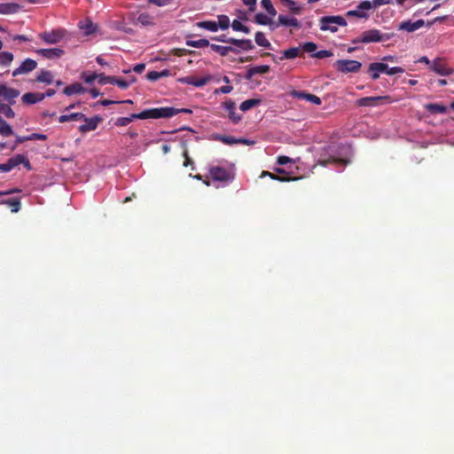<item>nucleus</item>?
I'll list each match as a JSON object with an SVG mask.
<instances>
[{
  "instance_id": "f03ea898",
  "label": "nucleus",
  "mask_w": 454,
  "mask_h": 454,
  "mask_svg": "<svg viewBox=\"0 0 454 454\" xmlns=\"http://www.w3.org/2000/svg\"><path fill=\"white\" fill-rule=\"evenodd\" d=\"M369 73L373 80H377L380 74L386 73L388 75L395 74H403L404 69L401 67H389L387 64L382 62L371 63L368 68Z\"/></svg>"
},
{
  "instance_id": "a18cd8bd",
  "label": "nucleus",
  "mask_w": 454,
  "mask_h": 454,
  "mask_svg": "<svg viewBox=\"0 0 454 454\" xmlns=\"http://www.w3.org/2000/svg\"><path fill=\"white\" fill-rule=\"evenodd\" d=\"M216 23L218 25V29L221 28L223 30L227 29L231 25L230 19L225 14L218 15Z\"/></svg>"
},
{
  "instance_id": "cd10ccee",
  "label": "nucleus",
  "mask_w": 454,
  "mask_h": 454,
  "mask_svg": "<svg viewBox=\"0 0 454 454\" xmlns=\"http://www.w3.org/2000/svg\"><path fill=\"white\" fill-rule=\"evenodd\" d=\"M287 8L288 10L294 13V14H301L303 11V5L301 4H298L293 0H280Z\"/></svg>"
},
{
  "instance_id": "49530a36",
  "label": "nucleus",
  "mask_w": 454,
  "mask_h": 454,
  "mask_svg": "<svg viewBox=\"0 0 454 454\" xmlns=\"http://www.w3.org/2000/svg\"><path fill=\"white\" fill-rule=\"evenodd\" d=\"M231 27L234 31L243 32L245 34H249L250 29L248 27L242 24L239 20H234L231 23Z\"/></svg>"
},
{
  "instance_id": "c756f323",
  "label": "nucleus",
  "mask_w": 454,
  "mask_h": 454,
  "mask_svg": "<svg viewBox=\"0 0 454 454\" xmlns=\"http://www.w3.org/2000/svg\"><path fill=\"white\" fill-rule=\"evenodd\" d=\"M301 47L289 48L283 51V56L279 58L280 60L284 59H293L300 56Z\"/></svg>"
},
{
  "instance_id": "9b49d317",
  "label": "nucleus",
  "mask_w": 454,
  "mask_h": 454,
  "mask_svg": "<svg viewBox=\"0 0 454 454\" xmlns=\"http://www.w3.org/2000/svg\"><path fill=\"white\" fill-rule=\"evenodd\" d=\"M209 173L211 177L215 181L223 182L231 179L230 172L226 168L222 167H212L209 169Z\"/></svg>"
},
{
  "instance_id": "4468645a",
  "label": "nucleus",
  "mask_w": 454,
  "mask_h": 454,
  "mask_svg": "<svg viewBox=\"0 0 454 454\" xmlns=\"http://www.w3.org/2000/svg\"><path fill=\"white\" fill-rule=\"evenodd\" d=\"M82 120H83L85 121V123L79 127V130L82 133H86L89 131L95 130L98 128L99 122H101L102 118L98 115H96L92 118H87L84 115V118H82Z\"/></svg>"
},
{
  "instance_id": "e433bc0d",
  "label": "nucleus",
  "mask_w": 454,
  "mask_h": 454,
  "mask_svg": "<svg viewBox=\"0 0 454 454\" xmlns=\"http://www.w3.org/2000/svg\"><path fill=\"white\" fill-rule=\"evenodd\" d=\"M209 46L214 51L219 53L223 57L228 55L229 52L233 51V48H231L230 46H223V45H218V44H214V43H212V44L209 43Z\"/></svg>"
},
{
  "instance_id": "5701e85b",
  "label": "nucleus",
  "mask_w": 454,
  "mask_h": 454,
  "mask_svg": "<svg viewBox=\"0 0 454 454\" xmlns=\"http://www.w3.org/2000/svg\"><path fill=\"white\" fill-rule=\"evenodd\" d=\"M254 21L259 25L270 26L271 30H274L278 27L277 24L273 23L270 17L262 12L255 14Z\"/></svg>"
},
{
  "instance_id": "7ed1b4c3",
  "label": "nucleus",
  "mask_w": 454,
  "mask_h": 454,
  "mask_svg": "<svg viewBox=\"0 0 454 454\" xmlns=\"http://www.w3.org/2000/svg\"><path fill=\"white\" fill-rule=\"evenodd\" d=\"M319 23L321 30L330 31L332 33L337 32L339 27L347 26L346 20L340 15L322 17L319 20Z\"/></svg>"
},
{
  "instance_id": "052dcab7",
  "label": "nucleus",
  "mask_w": 454,
  "mask_h": 454,
  "mask_svg": "<svg viewBox=\"0 0 454 454\" xmlns=\"http://www.w3.org/2000/svg\"><path fill=\"white\" fill-rule=\"evenodd\" d=\"M160 77H162V74H160V72H157V71H152L147 74V78L150 81H156V80L160 79Z\"/></svg>"
},
{
  "instance_id": "0eeeda50",
  "label": "nucleus",
  "mask_w": 454,
  "mask_h": 454,
  "mask_svg": "<svg viewBox=\"0 0 454 454\" xmlns=\"http://www.w3.org/2000/svg\"><path fill=\"white\" fill-rule=\"evenodd\" d=\"M361 67L359 61L353 59H340L334 63V67L341 73H356Z\"/></svg>"
},
{
  "instance_id": "ea45409f",
  "label": "nucleus",
  "mask_w": 454,
  "mask_h": 454,
  "mask_svg": "<svg viewBox=\"0 0 454 454\" xmlns=\"http://www.w3.org/2000/svg\"><path fill=\"white\" fill-rule=\"evenodd\" d=\"M264 176H270L271 179L273 180H277V181H279V182H288V181H292V180H297L298 178L296 177H289V176H277L275 174H272L269 171H262V174H261V177H264Z\"/></svg>"
},
{
  "instance_id": "bb28decb",
  "label": "nucleus",
  "mask_w": 454,
  "mask_h": 454,
  "mask_svg": "<svg viewBox=\"0 0 454 454\" xmlns=\"http://www.w3.org/2000/svg\"><path fill=\"white\" fill-rule=\"evenodd\" d=\"M78 27L83 31L85 35H90L93 34L96 30V27L90 20H83L79 21Z\"/></svg>"
},
{
  "instance_id": "8fccbe9b",
  "label": "nucleus",
  "mask_w": 454,
  "mask_h": 454,
  "mask_svg": "<svg viewBox=\"0 0 454 454\" xmlns=\"http://www.w3.org/2000/svg\"><path fill=\"white\" fill-rule=\"evenodd\" d=\"M98 76L99 74H86V73H83L82 74V79L88 84H91L95 80H98Z\"/></svg>"
},
{
  "instance_id": "20e7f679",
  "label": "nucleus",
  "mask_w": 454,
  "mask_h": 454,
  "mask_svg": "<svg viewBox=\"0 0 454 454\" xmlns=\"http://www.w3.org/2000/svg\"><path fill=\"white\" fill-rule=\"evenodd\" d=\"M67 34V32L65 28L58 27L51 31L40 33L38 36L47 44H56L60 43Z\"/></svg>"
},
{
  "instance_id": "338daca9",
  "label": "nucleus",
  "mask_w": 454,
  "mask_h": 454,
  "mask_svg": "<svg viewBox=\"0 0 454 454\" xmlns=\"http://www.w3.org/2000/svg\"><path fill=\"white\" fill-rule=\"evenodd\" d=\"M145 69V65L144 64H137L134 67H133V70L136 72V73H142Z\"/></svg>"
},
{
  "instance_id": "e2e57ef3",
  "label": "nucleus",
  "mask_w": 454,
  "mask_h": 454,
  "mask_svg": "<svg viewBox=\"0 0 454 454\" xmlns=\"http://www.w3.org/2000/svg\"><path fill=\"white\" fill-rule=\"evenodd\" d=\"M215 41L222 42V43H230V38L226 37V35H222L220 36H215L213 38Z\"/></svg>"
},
{
  "instance_id": "79ce46f5",
  "label": "nucleus",
  "mask_w": 454,
  "mask_h": 454,
  "mask_svg": "<svg viewBox=\"0 0 454 454\" xmlns=\"http://www.w3.org/2000/svg\"><path fill=\"white\" fill-rule=\"evenodd\" d=\"M37 81L47 84H51L53 82V75L50 71L43 70L41 71L38 74Z\"/></svg>"
},
{
  "instance_id": "423d86ee",
  "label": "nucleus",
  "mask_w": 454,
  "mask_h": 454,
  "mask_svg": "<svg viewBox=\"0 0 454 454\" xmlns=\"http://www.w3.org/2000/svg\"><path fill=\"white\" fill-rule=\"evenodd\" d=\"M385 39L384 35L379 29H369L363 32L360 36L354 41V43H379L382 42Z\"/></svg>"
},
{
  "instance_id": "6e6552de",
  "label": "nucleus",
  "mask_w": 454,
  "mask_h": 454,
  "mask_svg": "<svg viewBox=\"0 0 454 454\" xmlns=\"http://www.w3.org/2000/svg\"><path fill=\"white\" fill-rule=\"evenodd\" d=\"M372 9V4L371 1H363L360 3L357 7L355 10L348 11L346 15L348 17H356L359 19H365L367 20L369 18L368 12Z\"/></svg>"
},
{
  "instance_id": "13d9d810",
  "label": "nucleus",
  "mask_w": 454,
  "mask_h": 454,
  "mask_svg": "<svg viewBox=\"0 0 454 454\" xmlns=\"http://www.w3.org/2000/svg\"><path fill=\"white\" fill-rule=\"evenodd\" d=\"M28 140H46L47 136L44 134H39V133H32L31 135L27 136Z\"/></svg>"
},
{
  "instance_id": "dca6fc26",
  "label": "nucleus",
  "mask_w": 454,
  "mask_h": 454,
  "mask_svg": "<svg viewBox=\"0 0 454 454\" xmlns=\"http://www.w3.org/2000/svg\"><path fill=\"white\" fill-rule=\"evenodd\" d=\"M98 82L100 84L112 83L115 84L121 89H127L129 86V82L124 80L118 79L114 76H106L104 74H99Z\"/></svg>"
},
{
  "instance_id": "69168bd1",
  "label": "nucleus",
  "mask_w": 454,
  "mask_h": 454,
  "mask_svg": "<svg viewBox=\"0 0 454 454\" xmlns=\"http://www.w3.org/2000/svg\"><path fill=\"white\" fill-rule=\"evenodd\" d=\"M418 62H419V63H424V64H426V65H427V66H430V67H431V65H432V63H433V62H431V61L429 60V59H428L427 57H426V56L421 57V58L418 60Z\"/></svg>"
},
{
  "instance_id": "58836bf2",
  "label": "nucleus",
  "mask_w": 454,
  "mask_h": 454,
  "mask_svg": "<svg viewBox=\"0 0 454 454\" xmlns=\"http://www.w3.org/2000/svg\"><path fill=\"white\" fill-rule=\"evenodd\" d=\"M0 114L8 119L14 118L15 113L10 106V104H4L0 101Z\"/></svg>"
},
{
  "instance_id": "3c124183",
  "label": "nucleus",
  "mask_w": 454,
  "mask_h": 454,
  "mask_svg": "<svg viewBox=\"0 0 454 454\" xmlns=\"http://www.w3.org/2000/svg\"><path fill=\"white\" fill-rule=\"evenodd\" d=\"M317 48V46L316 43H314L312 42H308L301 45V51L303 50L306 52L312 53V52L316 51Z\"/></svg>"
},
{
  "instance_id": "a211bd4d",
  "label": "nucleus",
  "mask_w": 454,
  "mask_h": 454,
  "mask_svg": "<svg viewBox=\"0 0 454 454\" xmlns=\"http://www.w3.org/2000/svg\"><path fill=\"white\" fill-rule=\"evenodd\" d=\"M223 108L228 112V116L233 123L241 120V115L236 112V104L232 100H227L223 104Z\"/></svg>"
},
{
  "instance_id": "412c9836",
  "label": "nucleus",
  "mask_w": 454,
  "mask_h": 454,
  "mask_svg": "<svg viewBox=\"0 0 454 454\" xmlns=\"http://www.w3.org/2000/svg\"><path fill=\"white\" fill-rule=\"evenodd\" d=\"M423 26H424V20H419L415 22L408 20V21L402 22L399 25V29L405 30V31L411 33V32H414V31L419 29Z\"/></svg>"
},
{
  "instance_id": "c85d7f7f",
  "label": "nucleus",
  "mask_w": 454,
  "mask_h": 454,
  "mask_svg": "<svg viewBox=\"0 0 454 454\" xmlns=\"http://www.w3.org/2000/svg\"><path fill=\"white\" fill-rule=\"evenodd\" d=\"M254 41H255L256 44L261 46V47H263V48H266V49H270L271 48V43L266 38V35L262 32H257L255 34Z\"/></svg>"
},
{
  "instance_id": "2eb2a0df",
  "label": "nucleus",
  "mask_w": 454,
  "mask_h": 454,
  "mask_svg": "<svg viewBox=\"0 0 454 454\" xmlns=\"http://www.w3.org/2000/svg\"><path fill=\"white\" fill-rule=\"evenodd\" d=\"M277 26H283L286 27H294L300 28L301 23L300 21L294 16L279 14L278 17V24Z\"/></svg>"
},
{
  "instance_id": "7c9ffc66",
  "label": "nucleus",
  "mask_w": 454,
  "mask_h": 454,
  "mask_svg": "<svg viewBox=\"0 0 454 454\" xmlns=\"http://www.w3.org/2000/svg\"><path fill=\"white\" fill-rule=\"evenodd\" d=\"M196 26L200 28L207 29L210 32H216L218 30V25L216 21L205 20L196 23Z\"/></svg>"
},
{
  "instance_id": "6e6d98bb",
  "label": "nucleus",
  "mask_w": 454,
  "mask_h": 454,
  "mask_svg": "<svg viewBox=\"0 0 454 454\" xmlns=\"http://www.w3.org/2000/svg\"><path fill=\"white\" fill-rule=\"evenodd\" d=\"M391 2H392V0H373L371 2L372 9V8L376 9L381 5L389 4H391Z\"/></svg>"
},
{
  "instance_id": "a19ab883",
  "label": "nucleus",
  "mask_w": 454,
  "mask_h": 454,
  "mask_svg": "<svg viewBox=\"0 0 454 454\" xmlns=\"http://www.w3.org/2000/svg\"><path fill=\"white\" fill-rule=\"evenodd\" d=\"M13 60V54L9 51L0 52V65L3 67H8Z\"/></svg>"
},
{
  "instance_id": "603ef678",
  "label": "nucleus",
  "mask_w": 454,
  "mask_h": 454,
  "mask_svg": "<svg viewBox=\"0 0 454 454\" xmlns=\"http://www.w3.org/2000/svg\"><path fill=\"white\" fill-rule=\"evenodd\" d=\"M149 4L159 7L167 6L172 3V0H147Z\"/></svg>"
},
{
  "instance_id": "f704fd0d",
  "label": "nucleus",
  "mask_w": 454,
  "mask_h": 454,
  "mask_svg": "<svg viewBox=\"0 0 454 454\" xmlns=\"http://www.w3.org/2000/svg\"><path fill=\"white\" fill-rule=\"evenodd\" d=\"M84 118V114L82 113H74L70 114H63L59 117V121L63 123L70 121H79Z\"/></svg>"
},
{
  "instance_id": "b1692460",
  "label": "nucleus",
  "mask_w": 454,
  "mask_h": 454,
  "mask_svg": "<svg viewBox=\"0 0 454 454\" xmlns=\"http://www.w3.org/2000/svg\"><path fill=\"white\" fill-rule=\"evenodd\" d=\"M85 91H86L85 88L81 83L74 82V83H72V84L67 86L64 89L63 93L67 96H72V95H75V94H82Z\"/></svg>"
},
{
  "instance_id": "680f3d73",
  "label": "nucleus",
  "mask_w": 454,
  "mask_h": 454,
  "mask_svg": "<svg viewBox=\"0 0 454 454\" xmlns=\"http://www.w3.org/2000/svg\"><path fill=\"white\" fill-rule=\"evenodd\" d=\"M291 160H292L289 157H287V156H278L277 162L279 165H286V164L291 162Z\"/></svg>"
},
{
  "instance_id": "473e14b6",
  "label": "nucleus",
  "mask_w": 454,
  "mask_h": 454,
  "mask_svg": "<svg viewBox=\"0 0 454 454\" xmlns=\"http://www.w3.org/2000/svg\"><path fill=\"white\" fill-rule=\"evenodd\" d=\"M137 21L138 24L144 27L152 26L154 24L153 17L146 12L140 13L137 19Z\"/></svg>"
},
{
  "instance_id": "2f4dec72",
  "label": "nucleus",
  "mask_w": 454,
  "mask_h": 454,
  "mask_svg": "<svg viewBox=\"0 0 454 454\" xmlns=\"http://www.w3.org/2000/svg\"><path fill=\"white\" fill-rule=\"evenodd\" d=\"M260 103L261 99L258 98L247 99L240 104L239 109L243 112H246L252 109L253 107L259 106Z\"/></svg>"
},
{
  "instance_id": "6ab92c4d",
  "label": "nucleus",
  "mask_w": 454,
  "mask_h": 454,
  "mask_svg": "<svg viewBox=\"0 0 454 454\" xmlns=\"http://www.w3.org/2000/svg\"><path fill=\"white\" fill-rule=\"evenodd\" d=\"M211 77L210 76H205L201 78H195L193 76H186L184 78H181L179 81L184 84H190L193 85L195 87H202L206 85L209 81Z\"/></svg>"
},
{
  "instance_id": "864d4df0",
  "label": "nucleus",
  "mask_w": 454,
  "mask_h": 454,
  "mask_svg": "<svg viewBox=\"0 0 454 454\" xmlns=\"http://www.w3.org/2000/svg\"><path fill=\"white\" fill-rule=\"evenodd\" d=\"M242 3L251 12L255 11L257 0H242Z\"/></svg>"
},
{
  "instance_id": "c03bdc74",
  "label": "nucleus",
  "mask_w": 454,
  "mask_h": 454,
  "mask_svg": "<svg viewBox=\"0 0 454 454\" xmlns=\"http://www.w3.org/2000/svg\"><path fill=\"white\" fill-rule=\"evenodd\" d=\"M186 45L193 48H204L209 46V41L207 39L188 40Z\"/></svg>"
},
{
  "instance_id": "39448f33",
  "label": "nucleus",
  "mask_w": 454,
  "mask_h": 454,
  "mask_svg": "<svg viewBox=\"0 0 454 454\" xmlns=\"http://www.w3.org/2000/svg\"><path fill=\"white\" fill-rule=\"evenodd\" d=\"M394 100L390 99L389 96H379V97H365L356 100V106H378L380 105L390 104Z\"/></svg>"
},
{
  "instance_id": "9d476101",
  "label": "nucleus",
  "mask_w": 454,
  "mask_h": 454,
  "mask_svg": "<svg viewBox=\"0 0 454 454\" xmlns=\"http://www.w3.org/2000/svg\"><path fill=\"white\" fill-rule=\"evenodd\" d=\"M35 53L47 59H58L61 58L65 51L61 48L38 49Z\"/></svg>"
},
{
  "instance_id": "0e129e2a",
  "label": "nucleus",
  "mask_w": 454,
  "mask_h": 454,
  "mask_svg": "<svg viewBox=\"0 0 454 454\" xmlns=\"http://www.w3.org/2000/svg\"><path fill=\"white\" fill-rule=\"evenodd\" d=\"M99 103H100V105H102L104 106H110V105H113V104H119L118 101L109 100V99H103Z\"/></svg>"
},
{
  "instance_id": "4be33fe9",
  "label": "nucleus",
  "mask_w": 454,
  "mask_h": 454,
  "mask_svg": "<svg viewBox=\"0 0 454 454\" xmlns=\"http://www.w3.org/2000/svg\"><path fill=\"white\" fill-rule=\"evenodd\" d=\"M21 10V6L16 3L0 4V14H13Z\"/></svg>"
},
{
  "instance_id": "4d7b16f0",
  "label": "nucleus",
  "mask_w": 454,
  "mask_h": 454,
  "mask_svg": "<svg viewBox=\"0 0 454 454\" xmlns=\"http://www.w3.org/2000/svg\"><path fill=\"white\" fill-rule=\"evenodd\" d=\"M320 162H321V164L323 166H326L330 162H337V163H340V164H344V165H346L348 163L347 160H341V159H337L335 157H332V158H330L327 160H321Z\"/></svg>"
},
{
  "instance_id": "f3484780",
  "label": "nucleus",
  "mask_w": 454,
  "mask_h": 454,
  "mask_svg": "<svg viewBox=\"0 0 454 454\" xmlns=\"http://www.w3.org/2000/svg\"><path fill=\"white\" fill-rule=\"evenodd\" d=\"M25 161V157L23 155L18 154L15 157L9 159L7 162L0 164V171L9 172L12 168Z\"/></svg>"
},
{
  "instance_id": "5fc2aeb1",
  "label": "nucleus",
  "mask_w": 454,
  "mask_h": 454,
  "mask_svg": "<svg viewBox=\"0 0 454 454\" xmlns=\"http://www.w3.org/2000/svg\"><path fill=\"white\" fill-rule=\"evenodd\" d=\"M313 56L317 59H324V58L332 57L333 52L330 51L323 50V51H317Z\"/></svg>"
},
{
  "instance_id": "a878e982",
  "label": "nucleus",
  "mask_w": 454,
  "mask_h": 454,
  "mask_svg": "<svg viewBox=\"0 0 454 454\" xmlns=\"http://www.w3.org/2000/svg\"><path fill=\"white\" fill-rule=\"evenodd\" d=\"M230 43L241 48L244 51H250L254 49V44L249 39H235L230 38Z\"/></svg>"
},
{
  "instance_id": "09e8293b",
  "label": "nucleus",
  "mask_w": 454,
  "mask_h": 454,
  "mask_svg": "<svg viewBox=\"0 0 454 454\" xmlns=\"http://www.w3.org/2000/svg\"><path fill=\"white\" fill-rule=\"evenodd\" d=\"M5 203L12 207V212L17 213L20 208V202L17 199H11L8 200H2L0 204Z\"/></svg>"
},
{
  "instance_id": "c9c22d12",
  "label": "nucleus",
  "mask_w": 454,
  "mask_h": 454,
  "mask_svg": "<svg viewBox=\"0 0 454 454\" xmlns=\"http://www.w3.org/2000/svg\"><path fill=\"white\" fill-rule=\"evenodd\" d=\"M425 107L431 114H445L447 112L446 106L440 104H427Z\"/></svg>"
},
{
  "instance_id": "de8ad7c7",
  "label": "nucleus",
  "mask_w": 454,
  "mask_h": 454,
  "mask_svg": "<svg viewBox=\"0 0 454 454\" xmlns=\"http://www.w3.org/2000/svg\"><path fill=\"white\" fill-rule=\"evenodd\" d=\"M270 71V67L267 65L256 66L249 69V76L257 74H266Z\"/></svg>"
},
{
  "instance_id": "f257e3e1",
  "label": "nucleus",
  "mask_w": 454,
  "mask_h": 454,
  "mask_svg": "<svg viewBox=\"0 0 454 454\" xmlns=\"http://www.w3.org/2000/svg\"><path fill=\"white\" fill-rule=\"evenodd\" d=\"M180 113H191L189 109L181 108L177 109L175 107H158L145 110L139 114H132L129 117H120L115 121V125L118 127H123L129 124L135 119H160V118H170Z\"/></svg>"
},
{
  "instance_id": "ddd939ff",
  "label": "nucleus",
  "mask_w": 454,
  "mask_h": 454,
  "mask_svg": "<svg viewBox=\"0 0 454 454\" xmlns=\"http://www.w3.org/2000/svg\"><path fill=\"white\" fill-rule=\"evenodd\" d=\"M37 63L32 59H26L21 65L13 70L12 76L27 74L36 68Z\"/></svg>"
},
{
  "instance_id": "393cba45",
  "label": "nucleus",
  "mask_w": 454,
  "mask_h": 454,
  "mask_svg": "<svg viewBox=\"0 0 454 454\" xmlns=\"http://www.w3.org/2000/svg\"><path fill=\"white\" fill-rule=\"evenodd\" d=\"M22 102L24 104H35L43 99V93L39 92H28L22 96Z\"/></svg>"
},
{
  "instance_id": "774afa93",
  "label": "nucleus",
  "mask_w": 454,
  "mask_h": 454,
  "mask_svg": "<svg viewBox=\"0 0 454 454\" xmlns=\"http://www.w3.org/2000/svg\"><path fill=\"white\" fill-rule=\"evenodd\" d=\"M14 40L27 42L29 41V38L24 35H18L13 37Z\"/></svg>"
},
{
  "instance_id": "bf43d9fd",
  "label": "nucleus",
  "mask_w": 454,
  "mask_h": 454,
  "mask_svg": "<svg viewBox=\"0 0 454 454\" xmlns=\"http://www.w3.org/2000/svg\"><path fill=\"white\" fill-rule=\"evenodd\" d=\"M232 90H233L232 86L225 85V86H222V87L216 89L215 93L216 94H218V93L228 94V93L231 92Z\"/></svg>"
},
{
  "instance_id": "37998d69",
  "label": "nucleus",
  "mask_w": 454,
  "mask_h": 454,
  "mask_svg": "<svg viewBox=\"0 0 454 454\" xmlns=\"http://www.w3.org/2000/svg\"><path fill=\"white\" fill-rule=\"evenodd\" d=\"M261 5L270 16L275 17L277 15V11L271 3V0H262Z\"/></svg>"
},
{
  "instance_id": "f8f14e48",
  "label": "nucleus",
  "mask_w": 454,
  "mask_h": 454,
  "mask_svg": "<svg viewBox=\"0 0 454 454\" xmlns=\"http://www.w3.org/2000/svg\"><path fill=\"white\" fill-rule=\"evenodd\" d=\"M20 90L7 87L6 85H0V97L8 101L10 105L15 103V98L20 96Z\"/></svg>"
},
{
  "instance_id": "72a5a7b5",
  "label": "nucleus",
  "mask_w": 454,
  "mask_h": 454,
  "mask_svg": "<svg viewBox=\"0 0 454 454\" xmlns=\"http://www.w3.org/2000/svg\"><path fill=\"white\" fill-rule=\"evenodd\" d=\"M13 134L12 128L0 116V135L10 137Z\"/></svg>"
},
{
  "instance_id": "4c0bfd02",
  "label": "nucleus",
  "mask_w": 454,
  "mask_h": 454,
  "mask_svg": "<svg viewBox=\"0 0 454 454\" xmlns=\"http://www.w3.org/2000/svg\"><path fill=\"white\" fill-rule=\"evenodd\" d=\"M215 139H217L226 145L247 143L246 139H242V138L237 139L233 137H229V136H216Z\"/></svg>"
},
{
  "instance_id": "aec40b11",
  "label": "nucleus",
  "mask_w": 454,
  "mask_h": 454,
  "mask_svg": "<svg viewBox=\"0 0 454 454\" xmlns=\"http://www.w3.org/2000/svg\"><path fill=\"white\" fill-rule=\"evenodd\" d=\"M294 98H300V99H305L312 104L315 105H321L322 101L321 98L316 95L306 93L303 91H293L291 94Z\"/></svg>"
},
{
  "instance_id": "1a4fd4ad",
  "label": "nucleus",
  "mask_w": 454,
  "mask_h": 454,
  "mask_svg": "<svg viewBox=\"0 0 454 454\" xmlns=\"http://www.w3.org/2000/svg\"><path fill=\"white\" fill-rule=\"evenodd\" d=\"M431 69L442 76L450 75L453 73V69L441 58H437L433 61Z\"/></svg>"
}]
</instances>
